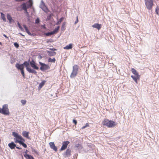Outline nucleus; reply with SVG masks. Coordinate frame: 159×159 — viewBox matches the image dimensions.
<instances>
[{
    "label": "nucleus",
    "instance_id": "obj_1",
    "mask_svg": "<svg viewBox=\"0 0 159 159\" xmlns=\"http://www.w3.org/2000/svg\"><path fill=\"white\" fill-rule=\"evenodd\" d=\"M23 63L25 65L26 70L28 72L37 75V72L36 70H39V69L35 61L33 59L30 61L29 59L27 61H25Z\"/></svg>",
    "mask_w": 159,
    "mask_h": 159
},
{
    "label": "nucleus",
    "instance_id": "obj_2",
    "mask_svg": "<svg viewBox=\"0 0 159 159\" xmlns=\"http://www.w3.org/2000/svg\"><path fill=\"white\" fill-rule=\"evenodd\" d=\"M29 0V2H30L29 3H27V2H23L20 5L18 6L16 8V10L18 11H24V12L28 11V9L31 8L33 5L32 0Z\"/></svg>",
    "mask_w": 159,
    "mask_h": 159
},
{
    "label": "nucleus",
    "instance_id": "obj_3",
    "mask_svg": "<svg viewBox=\"0 0 159 159\" xmlns=\"http://www.w3.org/2000/svg\"><path fill=\"white\" fill-rule=\"evenodd\" d=\"M102 123L103 125H106L109 128H112L116 125L115 121L107 119L104 120Z\"/></svg>",
    "mask_w": 159,
    "mask_h": 159
},
{
    "label": "nucleus",
    "instance_id": "obj_4",
    "mask_svg": "<svg viewBox=\"0 0 159 159\" xmlns=\"http://www.w3.org/2000/svg\"><path fill=\"white\" fill-rule=\"evenodd\" d=\"M0 113L6 116H8L10 114L8 105L7 104L4 105L2 108L0 107Z\"/></svg>",
    "mask_w": 159,
    "mask_h": 159
},
{
    "label": "nucleus",
    "instance_id": "obj_5",
    "mask_svg": "<svg viewBox=\"0 0 159 159\" xmlns=\"http://www.w3.org/2000/svg\"><path fill=\"white\" fill-rule=\"evenodd\" d=\"M72 68V72L70 75V77L71 78H74L77 75L78 71L79 66L77 65H75L73 66Z\"/></svg>",
    "mask_w": 159,
    "mask_h": 159
},
{
    "label": "nucleus",
    "instance_id": "obj_6",
    "mask_svg": "<svg viewBox=\"0 0 159 159\" xmlns=\"http://www.w3.org/2000/svg\"><path fill=\"white\" fill-rule=\"evenodd\" d=\"M146 8L148 10H151L153 5V0H144Z\"/></svg>",
    "mask_w": 159,
    "mask_h": 159
},
{
    "label": "nucleus",
    "instance_id": "obj_7",
    "mask_svg": "<svg viewBox=\"0 0 159 159\" xmlns=\"http://www.w3.org/2000/svg\"><path fill=\"white\" fill-rule=\"evenodd\" d=\"M39 63L40 66V67L39 69L42 71H44L45 70H48L50 68V67L48 64H46L41 61H39Z\"/></svg>",
    "mask_w": 159,
    "mask_h": 159
},
{
    "label": "nucleus",
    "instance_id": "obj_8",
    "mask_svg": "<svg viewBox=\"0 0 159 159\" xmlns=\"http://www.w3.org/2000/svg\"><path fill=\"white\" fill-rule=\"evenodd\" d=\"M12 135L15 137L14 140L16 143H18V142H16L17 140L20 141L21 138L22 136L19 134L15 132H13L12 133Z\"/></svg>",
    "mask_w": 159,
    "mask_h": 159
},
{
    "label": "nucleus",
    "instance_id": "obj_9",
    "mask_svg": "<svg viewBox=\"0 0 159 159\" xmlns=\"http://www.w3.org/2000/svg\"><path fill=\"white\" fill-rule=\"evenodd\" d=\"M25 65L24 63L22 64L17 63L15 65V67L18 70H24L25 68Z\"/></svg>",
    "mask_w": 159,
    "mask_h": 159
},
{
    "label": "nucleus",
    "instance_id": "obj_10",
    "mask_svg": "<svg viewBox=\"0 0 159 159\" xmlns=\"http://www.w3.org/2000/svg\"><path fill=\"white\" fill-rule=\"evenodd\" d=\"M70 143L68 141H64L62 142V146L60 149V151H62L66 149L68 145Z\"/></svg>",
    "mask_w": 159,
    "mask_h": 159
},
{
    "label": "nucleus",
    "instance_id": "obj_11",
    "mask_svg": "<svg viewBox=\"0 0 159 159\" xmlns=\"http://www.w3.org/2000/svg\"><path fill=\"white\" fill-rule=\"evenodd\" d=\"M71 150L70 149L68 148L62 154V155L65 158L69 157L71 155Z\"/></svg>",
    "mask_w": 159,
    "mask_h": 159
},
{
    "label": "nucleus",
    "instance_id": "obj_12",
    "mask_svg": "<svg viewBox=\"0 0 159 159\" xmlns=\"http://www.w3.org/2000/svg\"><path fill=\"white\" fill-rule=\"evenodd\" d=\"M75 148H76L79 151V152H82L83 149V147L82 146L80 143H78L75 146Z\"/></svg>",
    "mask_w": 159,
    "mask_h": 159
},
{
    "label": "nucleus",
    "instance_id": "obj_13",
    "mask_svg": "<svg viewBox=\"0 0 159 159\" xmlns=\"http://www.w3.org/2000/svg\"><path fill=\"white\" fill-rule=\"evenodd\" d=\"M49 145L50 148L52 149L55 152H57V148L54 144V142H50L49 143Z\"/></svg>",
    "mask_w": 159,
    "mask_h": 159
},
{
    "label": "nucleus",
    "instance_id": "obj_14",
    "mask_svg": "<svg viewBox=\"0 0 159 159\" xmlns=\"http://www.w3.org/2000/svg\"><path fill=\"white\" fill-rule=\"evenodd\" d=\"M102 25L97 23H95L92 25V27L94 28L97 29L98 30H99L102 28Z\"/></svg>",
    "mask_w": 159,
    "mask_h": 159
},
{
    "label": "nucleus",
    "instance_id": "obj_15",
    "mask_svg": "<svg viewBox=\"0 0 159 159\" xmlns=\"http://www.w3.org/2000/svg\"><path fill=\"white\" fill-rule=\"evenodd\" d=\"M29 132H27L25 131H23L22 133V135L25 137L26 138L29 139V140H30L31 139L29 137Z\"/></svg>",
    "mask_w": 159,
    "mask_h": 159
},
{
    "label": "nucleus",
    "instance_id": "obj_16",
    "mask_svg": "<svg viewBox=\"0 0 159 159\" xmlns=\"http://www.w3.org/2000/svg\"><path fill=\"white\" fill-rule=\"evenodd\" d=\"M7 19L9 20L10 24H12L14 22V20L12 18V17L9 13L7 14Z\"/></svg>",
    "mask_w": 159,
    "mask_h": 159
},
{
    "label": "nucleus",
    "instance_id": "obj_17",
    "mask_svg": "<svg viewBox=\"0 0 159 159\" xmlns=\"http://www.w3.org/2000/svg\"><path fill=\"white\" fill-rule=\"evenodd\" d=\"M131 78L133 79L134 82L137 84L138 83V80H139L140 75H131Z\"/></svg>",
    "mask_w": 159,
    "mask_h": 159
},
{
    "label": "nucleus",
    "instance_id": "obj_18",
    "mask_svg": "<svg viewBox=\"0 0 159 159\" xmlns=\"http://www.w3.org/2000/svg\"><path fill=\"white\" fill-rule=\"evenodd\" d=\"M16 145V144L12 141L8 144V146L11 149H15Z\"/></svg>",
    "mask_w": 159,
    "mask_h": 159
},
{
    "label": "nucleus",
    "instance_id": "obj_19",
    "mask_svg": "<svg viewBox=\"0 0 159 159\" xmlns=\"http://www.w3.org/2000/svg\"><path fill=\"white\" fill-rule=\"evenodd\" d=\"M41 6L40 7L44 11H45L44 9H46L48 10V9L46 7L45 3L43 0H41V3L40 5Z\"/></svg>",
    "mask_w": 159,
    "mask_h": 159
},
{
    "label": "nucleus",
    "instance_id": "obj_20",
    "mask_svg": "<svg viewBox=\"0 0 159 159\" xmlns=\"http://www.w3.org/2000/svg\"><path fill=\"white\" fill-rule=\"evenodd\" d=\"M24 156L26 159H35L33 156L28 154H24Z\"/></svg>",
    "mask_w": 159,
    "mask_h": 159
},
{
    "label": "nucleus",
    "instance_id": "obj_21",
    "mask_svg": "<svg viewBox=\"0 0 159 159\" xmlns=\"http://www.w3.org/2000/svg\"><path fill=\"white\" fill-rule=\"evenodd\" d=\"M46 81V80H43L39 84V85L38 87V89L40 90L42 87L44 85Z\"/></svg>",
    "mask_w": 159,
    "mask_h": 159
},
{
    "label": "nucleus",
    "instance_id": "obj_22",
    "mask_svg": "<svg viewBox=\"0 0 159 159\" xmlns=\"http://www.w3.org/2000/svg\"><path fill=\"white\" fill-rule=\"evenodd\" d=\"M47 53L49 57L54 56L56 54V52L51 51H47Z\"/></svg>",
    "mask_w": 159,
    "mask_h": 159
},
{
    "label": "nucleus",
    "instance_id": "obj_23",
    "mask_svg": "<svg viewBox=\"0 0 159 159\" xmlns=\"http://www.w3.org/2000/svg\"><path fill=\"white\" fill-rule=\"evenodd\" d=\"M73 47V44L72 43H70L69 45H66L63 48L64 49H71Z\"/></svg>",
    "mask_w": 159,
    "mask_h": 159
},
{
    "label": "nucleus",
    "instance_id": "obj_24",
    "mask_svg": "<svg viewBox=\"0 0 159 159\" xmlns=\"http://www.w3.org/2000/svg\"><path fill=\"white\" fill-rule=\"evenodd\" d=\"M60 28V26H58L57 27L55 28L52 31L53 34L57 33L59 30Z\"/></svg>",
    "mask_w": 159,
    "mask_h": 159
},
{
    "label": "nucleus",
    "instance_id": "obj_25",
    "mask_svg": "<svg viewBox=\"0 0 159 159\" xmlns=\"http://www.w3.org/2000/svg\"><path fill=\"white\" fill-rule=\"evenodd\" d=\"M1 15V18L4 22H6L7 21V20L5 17V15L2 12H0Z\"/></svg>",
    "mask_w": 159,
    "mask_h": 159
},
{
    "label": "nucleus",
    "instance_id": "obj_26",
    "mask_svg": "<svg viewBox=\"0 0 159 159\" xmlns=\"http://www.w3.org/2000/svg\"><path fill=\"white\" fill-rule=\"evenodd\" d=\"M131 71L132 73L134 74L135 75H139V73L137 71V70L134 68H132L131 69Z\"/></svg>",
    "mask_w": 159,
    "mask_h": 159
},
{
    "label": "nucleus",
    "instance_id": "obj_27",
    "mask_svg": "<svg viewBox=\"0 0 159 159\" xmlns=\"http://www.w3.org/2000/svg\"><path fill=\"white\" fill-rule=\"evenodd\" d=\"M24 13L25 14V16H26L27 19V20L28 21H30V16L29 14V12H28V11H27L25 12H24Z\"/></svg>",
    "mask_w": 159,
    "mask_h": 159
},
{
    "label": "nucleus",
    "instance_id": "obj_28",
    "mask_svg": "<svg viewBox=\"0 0 159 159\" xmlns=\"http://www.w3.org/2000/svg\"><path fill=\"white\" fill-rule=\"evenodd\" d=\"M56 60L54 57L53 59H52L51 57H49L48 59V61L49 62L55 63Z\"/></svg>",
    "mask_w": 159,
    "mask_h": 159
},
{
    "label": "nucleus",
    "instance_id": "obj_29",
    "mask_svg": "<svg viewBox=\"0 0 159 159\" xmlns=\"http://www.w3.org/2000/svg\"><path fill=\"white\" fill-rule=\"evenodd\" d=\"M25 31L30 36H34V34L31 33L28 28Z\"/></svg>",
    "mask_w": 159,
    "mask_h": 159
},
{
    "label": "nucleus",
    "instance_id": "obj_30",
    "mask_svg": "<svg viewBox=\"0 0 159 159\" xmlns=\"http://www.w3.org/2000/svg\"><path fill=\"white\" fill-rule=\"evenodd\" d=\"M25 140L22 136L20 140L19 141H16V142H18L19 144L21 143H24L25 142Z\"/></svg>",
    "mask_w": 159,
    "mask_h": 159
},
{
    "label": "nucleus",
    "instance_id": "obj_31",
    "mask_svg": "<svg viewBox=\"0 0 159 159\" xmlns=\"http://www.w3.org/2000/svg\"><path fill=\"white\" fill-rule=\"evenodd\" d=\"M40 21H41L39 18L37 17L35 20L34 23L38 25L40 23Z\"/></svg>",
    "mask_w": 159,
    "mask_h": 159
},
{
    "label": "nucleus",
    "instance_id": "obj_32",
    "mask_svg": "<svg viewBox=\"0 0 159 159\" xmlns=\"http://www.w3.org/2000/svg\"><path fill=\"white\" fill-rule=\"evenodd\" d=\"M155 13L158 15H159V6H157L155 10Z\"/></svg>",
    "mask_w": 159,
    "mask_h": 159
},
{
    "label": "nucleus",
    "instance_id": "obj_33",
    "mask_svg": "<svg viewBox=\"0 0 159 159\" xmlns=\"http://www.w3.org/2000/svg\"><path fill=\"white\" fill-rule=\"evenodd\" d=\"M66 22H64L62 24V25L61 26V31H64L66 29V28H65V25L66 24Z\"/></svg>",
    "mask_w": 159,
    "mask_h": 159
},
{
    "label": "nucleus",
    "instance_id": "obj_34",
    "mask_svg": "<svg viewBox=\"0 0 159 159\" xmlns=\"http://www.w3.org/2000/svg\"><path fill=\"white\" fill-rule=\"evenodd\" d=\"M17 24L18 27L20 30L22 31H24V29L21 25L20 23L19 22H18L17 23Z\"/></svg>",
    "mask_w": 159,
    "mask_h": 159
},
{
    "label": "nucleus",
    "instance_id": "obj_35",
    "mask_svg": "<svg viewBox=\"0 0 159 159\" xmlns=\"http://www.w3.org/2000/svg\"><path fill=\"white\" fill-rule=\"evenodd\" d=\"M64 18L62 17L60 19L57 21V22L56 24L57 25H58L60 24V23L63 20Z\"/></svg>",
    "mask_w": 159,
    "mask_h": 159
},
{
    "label": "nucleus",
    "instance_id": "obj_36",
    "mask_svg": "<svg viewBox=\"0 0 159 159\" xmlns=\"http://www.w3.org/2000/svg\"><path fill=\"white\" fill-rule=\"evenodd\" d=\"M44 34L45 35H46V36H49L53 35V34L52 33V31H51V32H47V33H45Z\"/></svg>",
    "mask_w": 159,
    "mask_h": 159
},
{
    "label": "nucleus",
    "instance_id": "obj_37",
    "mask_svg": "<svg viewBox=\"0 0 159 159\" xmlns=\"http://www.w3.org/2000/svg\"><path fill=\"white\" fill-rule=\"evenodd\" d=\"M31 148L32 151V152H34L37 155H39V154L38 152H37V151L35 149H34L32 147H31Z\"/></svg>",
    "mask_w": 159,
    "mask_h": 159
},
{
    "label": "nucleus",
    "instance_id": "obj_38",
    "mask_svg": "<svg viewBox=\"0 0 159 159\" xmlns=\"http://www.w3.org/2000/svg\"><path fill=\"white\" fill-rule=\"evenodd\" d=\"M53 14L52 13L50 14L47 17V20H49L51 19L52 18V17L53 16Z\"/></svg>",
    "mask_w": 159,
    "mask_h": 159
},
{
    "label": "nucleus",
    "instance_id": "obj_39",
    "mask_svg": "<svg viewBox=\"0 0 159 159\" xmlns=\"http://www.w3.org/2000/svg\"><path fill=\"white\" fill-rule=\"evenodd\" d=\"M24 70H20V73H21V75H22L23 78H25V73L24 72Z\"/></svg>",
    "mask_w": 159,
    "mask_h": 159
},
{
    "label": "nucleus",
    "instance_id": "obj_40",
    "mask_svg": "<svg viewBox=\"0 0 159 159\" xmlns=\"http://www.w3.org/2000/svg\"><path fill=\"white\" fill-rule=\"evenodd\" d=\"M14 46L17 48H18L19 47V45L17 42H15L14 43Z\"/></svg>",
    "mask_w": 159,
    "mask_h": 159
},
{
    "label": "nucleus",
    "instance_id": "obj_41",
    "mask_svg": "<svg viewBox=\"0 0 159 159\" xmlns=\"http://www.w3.org/2000/svg\"><path fill=\"white\" fill-rule=\"evenodd\" d=\"M20 102L23 105H25L26 102V101L25 100H21Z\"/></svg>",
    "mask_w": 159,
    "mask_h": 159
},
{
    "label": "nucleus",
    "instance_id": "obj_42",
    "mask_svg": "<svg viewBox=\"0 0 159 159\" xmlns=\"http://www.w3.org/2000/svg\"><path fill=\"white\" fill-rule=\"evenodd\" d=\"M20 144L24 148H27V144L25 143H21Z\"/></svg>",
    "mask_w": 159,
    "mask_h": 159
},
{
    "label": "nucleus",
    "instance_id": "obj_43",
    "mask_svg": "<svg viewBox=\"0 0 159 159\" xmlns=\"http://www.w3.org/2000/svg\"><path fill=\"white\" fill-rule=\"evenodd\" d=\"M41 27L44 30H46L47 29V28L46 27V25L45 24L41 25Z\"/></svg>",
    "mask_w": 159,
    "mask_h": 159
},
{
    "label": "nucleus",
    "instance_id": "obj_44",
    "mask_svg": "<svg viewBox=\"0 0 159 159\" xmlns=\"http://www.w3.org/2000/svg\"><path fill=\"white\" fill-rule=\"evenodd\" d=\"M72 122L73 124H74L75 125H76L77 124V121L75 119H73Z\"/></svg>",
    "mask_w": 159,
    "mask_h": 159
},
{
    "label": "nucleus",
    "instance_id": "obj_45",
    "mask_svg": "<svg viewBox=\"0 0 159 159\" xmlns=\"http://www.w3.org/2000/svg\"><path fill=\"white\" fill-rule=\"evenodd\" d=\"M49 50L54 52V51H57V49L55 48H48Z\"/></svg>",
    "mask_w": 159,
    "mask_h": 159
},
{
    "label": "nucleus",
    "instance_id": "obj_46",
    "mask_svg": "<svg viewBox=\"0 0 159 159\" xmlns=\"http://www.w3.org/2000/svg\"><path fill=\"white\" fill-rule=\"evenodd\" d=\"M76 21H75L74 24L75 25H76L78 22V16H77L76 17Z\"/></svg>",
    "mask_w": 159,
    "mask_h": 159
},
{
    "label": "nucleus",
    "instance_id": "obj_47",
    "mask_svg": "<svg viewBox=\"0 0 159 159\" xmlns=\"http://www.w3.org/2000/svg\"><path fill=\"white\" fill-rule=\"evenodd\" d=\"M23 27L25 29V30H26L28 28V27H27V26H26V25L25 24H24L23 25Z\"/></svg>",
    "mask_w": 159,
    "mask_h": 159
},
{
    "label": "nucleus",
    "instance_id": "obj_48",
    "mask_svg": "<svg viewBox=\"0 0 159 159\" xmlns=\"http://www.w3.org/2000/svg\"><path fill=\"white\" fill-rule=\"evenodd\" d=\"M25 0H15V1L17 2H21L25 1Z\"/></svg>",
    "mask_w": 159,
    "mask_h": 159
},
{
    "label": "nucleus",
    "instance_id": "obj_49",
    "mask_svg": "<svg viewBox=\"0 0 159 159\" xmlns=\"http://www.w3.org/2000/svg\"><path fill=\"white\" fill-rule=\"evenodd\" d=\"M15 148H16L18 149H20V150L22 149V148L21 147H20L16 146V147Z\"/></svg>",
    "mask_w": 159,
    "mask_h": 159
},
{
    "label": "nucleus",
    "instance_id": "obj_50",
    "mask_svg": "<svg viewBox=\"0 0 159 159\" xmlns=\"http://www.w3.org/2000/svg\"><path fill=\"white\" fill-rule=\"evenodd\" d=\"M29 152V151L28 150H27L26 149L25 152V154H28L27 153H28Z\"/></svg>",
    "mask_w": 159,
    "mask_h": 159
},
{
    "label": "nucleus",
    "instance_id": "obj_51",
    "mask_svg": "<svg viewBox=\"0 0 159 159\" xmlns=\"http://www.w3.org/2000/svg\"><path fill=\"white\" fill-rule=\"evenodd\" d=\"M3 36H4L6 38L8 39V37L7 36L6 34H3Z\"/></svg>",
    "mask_w": 159,
    "mask_h": 159
},
{
    "label": "nucleus",
    "instance_id": "obj_52",
    "mask_svg": "<svg viewBox=\"0 0 159 159\" xmlns=\"http://www.w3.org/2000/svg\"><path fill=\"white\" fill-rule=\"evenodd\" d=\"M89 125V124L87 123L86 124V125L85 126V127L86 128V127L88 126Z\"/></svg>",
    "mask_w": 159,
    "mask_h": 159
},
{
    "label": "nucleus",
    "instance_id": "obj_53",
    "mask_svg": "<svg viewBox=\"0 0 159 159\" xmlns=\"http://www.w3.org/2000/svg\"><path fill=\"white\" fill-rule=\"evenodd\" d=\"M19 34H20V35H21V36H22L23 37H24L25 36V35H24L23 34L21 33H19Z\"/></svg>",
    "mask_w": 159,
    "mask_h": 159
},
{
    "label": "nucleus",
    "instance_id": "obj_54",
    "mask_svg": "<svg viewBox=\"0 0 159 159\" xmlns=\"http://www.w3.org/2000/svg\"><path fill=\"white\" fill-rule=\"evenodd\" d=\"M85 128H86L85 126H83V127L81 128V129H85Z\"/></svg>",
    "mask_w": 159,
    "mask_h": 159
},
{
    "label": "nucleus",
    "instance_id": "obj_55",
    "mask_svg": "<svg viewBox=\"0 0 159 159\" xmlns=\"http://www.w3.org/2000/svg\"><path fill=\"white\" fill-rule=\"evenodd\" d=\"M49 40H50L49 42H52V39H49Z\"/></svg>",
    "mask_w": 159,
    "mask_h": 159
},
{
    "label": "nucleus",
    "instance_id": "obj_56",
    "mask_svg": "<svg viewBox=\"0 0 159 159\" xmlns=\"http://www.w3.org/2000/svg\"><path fill=\"white\" fill-rule=\"evenodd\" d=\"M2 45V43L1 42H0V45Z\"/></svg>",
    "mask_w": 159,
    "mask_h": 159
},
{
    "label": "nucleus",
    "instance_id": "obj_57",
    "mask_svg": "<svg viewBox=\"0 0 159 159\" xmlns=\"http://www.w3.org/2000/svg\"><path fill=\"white\" fill-rule=\"evenodd\" d=\"M39 56L40 57V58H42V57H41V56Z\"/></svg>",
    "mask_w": 159,
    "mask_h": 159
},
{
    "label": "nucleus",
    "instance_id": "obj_58",
    "mask_svg": "<svg viewBox=\"0 0 159 159\" xmlns=\"http://www.w3.org/2000/svg\"><path fill=\"white\" fill-rule=\"evenodd\" d=\"M1 139H0V142H1Z\"/></svg>",
    "mask_w": 159,
    "mask_h": 159
},
{
    "label": "nucleus",
    "instance_id": "obj_59",
    "mask_svg": "<svg viewBox=\"0 0 159 159\" xmlns=\"http://www.w3.org/2000/svg\"><path fill=\"white\" fill-rule=\"evenodd\" d=\"M22 158H23V159H23V157H22Z\"/></svg>",
    "mask_w": 159,
    "mask_h": 159
}]
</instances>
